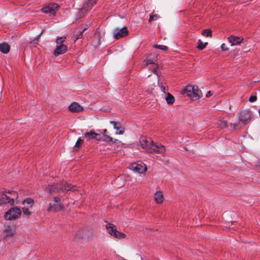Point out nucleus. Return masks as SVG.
Masks as SVG:
<instances>
[{"instance_id": "obj_15", "label": "nucleus", "mask_w": 260, "mask_h": 260, "mask_svg": "<svg viewBox=\"0 0 260 260\" xmlns=\"http://www.w3.org/2000/svg\"><path fill=\"white\" fill-rule=\"evenodd\" d=\"M15 233V228L13 225H6L5 226L4 233L6 237H10Z\"/></svg>"}, {"instance_id": "obj_1", "label": "nucleus", "mask_w": 260, "mask_h": 260, "mask_svg": "<svg viewBox=\"0 0 260 260\" xmlns=\"http://www.w3.org/2000/svg\"><path fill=\"white\" fill-rule=\"evenodd\" d=\"M140 144L142 148L148 153H156L166 155V148L161 144H154L149 138L142 137L140 139Z\"/></svg>"}, {"instance_id": "obj_11", "label": "nucleus", "mask_w": 260, "mask_h": 260, "mask_svg": "<svg viewBox=\"0 0 260 260\" xmlns=\"http://www.w3.org/2000/svg\"><path fill=\"white\" fill-rule=\"evenodd\" d=\"M239 117L240 122L243 124H245L250 120L251 114L248 110H243L239 113Z\"/></svg>"}, {"instance_id": "obj_14", "label": "nucleus", "mask_w": 260, "mask_h": 260, "mask_svg": "<svg viewBox=\"0 0 260 260\" xmlns=\"http://www.w3.org/2000/svg\"><path fill=\"white\" fill-rule=\"evenodd\" d=\"M68 47L66 45H56V48L54 51V55L58 56L60 54H62L67 51Z\"/></svg>"}, {"instance_id": "obj_5", "label": "nucleus", "mask_w": 260, "mask_h": 260, "mask_svg": "<svg viewBox=\"0 0 260 260\" xmlns=\"http://www.w3.org/2000/svg\"><path fill=\"white\" fill-rule=\"evenodd\" d=\"M17 193H14V197H10L5 194L4 192H0V206L9 204L13 205L15 203V200L17 198Z\"/></svg>"}, {"instance_id": "obj_33", "label": "nucleus", "mask_w": 260, "mask_h": 260, "mask_svg": "<svg viewBox=\"0 0 260 260\" xmlns=\"http://www.w3.org/2000/svg\"><path fill=\"white\" fill-rule=\"evenodd\" d=\"M153 47L156 49H159L162 50H166L168 49V47L166 46L161 45H154Z\"/></svg>"}, {"instance_id": "obj_6", "label": "nucleus", "mask_w": 260, "mask_h": 260, "mask_svg": "<svg viewBox=\"0 0 260 260\" xmlns=\"http://www.w3.org/2000/svg\"><path fill=\"white\" fill-rule=\"evenodd\" d=\"M34 204V200L31 198H27L22 202L23 207H22L23 214L27 216L31 215L30 209Z\"/></svg>"}, {"instance_id": "obj_4", "label": "nucleus", "mask_w": 260, "mask_h": 260, "mask_svg": "<svg viewBox=\"0 0 260 260\" xmlns=\"http://www.w3.org/2000/svg\"><path fill=\"white\" fill-rule=\"evenodd\" d=\"M95 4V2L94 0H88L85 2L82 7L79 9L78 12L77 14V18L79 19L83 17L92 9Z\"/></svg>"}, {"instance_id": "obj_35", "label": "nucleus", "mask_w": 260, "mask_h": 260, "mask_svg": "<svg viewBox=\"0 0 260 260\" xmlns=\"http://www.w3.org/2000/svg\"><path fill=\"white\" fill-rule=\"evenodd\" d=\"M94 139H95L97 141H100L102 139L103 140V137L100 134L95 133Z\"/></svg>"}, {"instance_id": "obj_36", "label": "nucleus", "mask_w": 260, "mask_h": 260, "mask_svg": "<svg viewBox=\"0 0 260 260\" xmlns=\"http://www.w3.org/2000/svg\"><path fill=\"white\" fill-rule=\"evenodd\" d=\"M5 194H7V193H9L12 195V197H14V193H17L15 191H14L13 190H5V191H3Z\"/></svg>"}, {"instance_id": "obj_47", "label": "nucleus", "mask_w": 260, "mask_h": 260, "mask_svg": "<svg viewBox=\"0 0 260 260\" xmlns=\"http://www.w3.org/2000/svg\"><path fill=\"white\" fill-rule=\"evenodd\" d=\"M95 2V3H96V0H94Z\"/></svg>"}, {"instance_id": "obj_17", "label": "nucleus", "mask_w": 260, "mask_h": 260, "mask_svg": "<svg viewBox=\"0 0 260 260\" xmlns=\"http://www.w3.org/2000/svg\"><path fill=\"white\" fill-rule=\"evenodd\" d=\"M154 200L156 204H161L164 200V197L163 193L160 191H157L154 194Z\"/></svg>"}, {"instance_id": "obj_44", "label": "nucleus", "mask_w": 260, "mask_h": 260, "mask_svg": "<svg viewBox=\"0 0 260 260\" xmlns=\"http://www.w3.org/2000/svg\"><path fill=\"white\" fill-rule=\"evenodd\" d=\"M37 41H38L34 40L30 42V44H34L35 46H36V44H38Z\"/></svg>"}, {"instance_id": "obj_18", "label": "nucleus", "mask_w": 260, "mask_h": 260, "mask_svg": "<svg viewBox=\"0 0 260 260\" xmlns=\"http://www.w3.org/2000/svg\"><path fill=\"white\" fill-rule=\"evenodd\" d=\"M125 132V128L121 123L115 122V134L123 135Z\"/></svg>"}, {"instance_id": "obj_42", "label": "nucleus", "mask_w": 260, "mask_h": 260, "mask_svg": "<svg viewBox=\"0 0 260 260\" xmlns=\"http://www.w3.org/2000/svg\"><path fill=\"white\" fill-rule=\"evenodd\" d=\"M212 95V93L211 92V91H209L207 92L206 96V97L208 98V97H210Z\"/></svg>"}, {"instance_id": "obj_38", "label": "nucleus", "mask_w": 260, "mask_h": 260, "mask_svg": "<svg viewBox=\"0 0 260 260\" xmlns=\"http://www.w3.org/2000/svg\"><path fill=\"white\" fill-rule=\"evenodd\" d=\"M221 49L222 51H227L229 50V48L226 46L224 43H223L221 46Z\"/></svg>"}, {"instance_id": "obj_9", "label": "nucleus", "mask_w": 260, "mask_h": 260, "mask_svg": "<svg viewBox=\"0 0 260 260\" xmlns=\"http://www.w3.org/2000/svg\"><path fill=\"white\" fill-rule=\"evenodd\" d=\"M130 170L139 174L145 173L147 170V168L145 164L141 161H138L131 164Z\"/></svg>"}, {"instance_id": "obj_12", "label": "nucleus", "mask_w": 260, "mask_h": 260, "mask_svg": "<svg viewBox=\"0 0 260 260\" xmlns=\"http://www.w3.org/2000/svg\"><path fill=\"white\" fill-rule=\"evenodd\" d=\"M128 31L126 27L116 28L115 29V39H120L124 38L128 35Z\"/></svg>"}, {"instance_id": "obj_32", "label": "nucleus", "mask_w": 260, "mask_h": 260, "mask_svg": "<svg viewBox=\"0 0 260 260\" xmlns=\"http://www.w3.org/2000/svg\"><path fill=\"white\" fill-rule=\"evenodd\" d=\"M202 35L205 37H211L212 31L210 29H205L202 33Z\"/></svg>"}, {"instance_id": "obj_13", "label": "nucleus", "mask_w": 260, "mask_h": 260, "mask_svg": "<svg viewBox=\"0 0 260 260\" xmlns=\"http://www.w3.org/2000/svg\"><path fill=\"white\" fill-rule=\"evenodd\" d=\"M228 41L231 44V45L235 46L240 45L243 41V38L235 36H230L228 38Z\"/></svg>"}, {"instance_id": "obj_40", "label": "nucleus", "mask_w": 260, "mask_h": 260, "mask_svg": "<svg viewBox=\"0 0 260 260\" xmlns=\"http://www.w3.org/2000/svg\"><path fill=\"white\" fill-rule=\"evenodd\" d=\"M83 36V32H80V34L76 35V39L75 40L74 42H76L78 39L81 38Z\"/></svg>"}, {"instance_id": "obj_22", "label": "nucleus", "mask_w": 260, "mask_h": 260, "mask_svg": "<svg viewBox=\"0 0 260 260\" xmlns=\"http://www.w3.org/2000/svg\"><path fill=\"white\" fill-rule=\"evenodd\" d=\"M165 99L167 104L169 105L173 104L175 101L174 97L169 92L167 93Z\"/></svg>"}, {"instance_id": "obj_3", "label": "nucleus", "mask_w": 260, "mask_h": 260, "mask_svg": "<svg viewBox=\"0 0 260 260\" xmlns=\"http://www.w3.org/2000/svg\"><path fill=\"white\" fill-rule=\"evenodd\" d=\"M182 94L186 95L193 101L197 100L202 96V92L197 86H186L182 91Z\"/></svg>"}, {"instance_id": "obj_21", "label": "nucleus", "mask_w": 260, "mask_h": 260, "mask_svg": "<svg viewBox=\"0 0 260 260\" xmlns=\"http://www.w3.org/2000/svg\"><path fill=\"white\" fill-rule=\"evenodd\" d=\"M156 59V56L155 55H153V56H151V55L147 56L146 59L147 66H149L151 64H155Z\"/></svg>"}, {"instance_id": "obj_19", "label": "nucleus", "mask_w": 260, "mask_h": 260, "mask_svg": "<svg viewBox=\"0 0 260 260\" xmlns=\"http://www.w3.org/2000/svg\"><path fill=\"white\" fill-rule=\"evenodd\" d=\"M0 51L3 53L6 54L10 51V46L7 43L0 44Z\"/></svg>"}, {"instance_id": "obj_10", "label": "nucleus", "mask_w": 260, "mask_h": 260, "mask_svg": "<svg viewBox=\"0 0 260 260\" xmlns=\"http://www.w3.org/2000/svg\"><path fill=\"white\" fill-rule=\"evenodd\" d=\"M58 7L59 6L56 4H50L48 6L43 8L42 11L43 13L49 14L51 16H54Z\"/></svg>"}, {"instance_id": "obj_8", "label": "nucleus", "mask_w": 260, "mask_h": 260, "mask_svg": "<svg viewBox=\"0 0 260 260\" xmlns=\"http://www.w3.org/2000/svg\"><path fill=\"white\" fill-rule=\"evenodd\" d=\"M63 209V205L61 203L60 199L56 196L53 197V200L50 203L49 211H59Z\"/></svg>"}, {"instance_id": "obj_30", "label": "nucleus", "mask_w": 260, "mask_h": 260, "mask_svg": "<svg viewBox=\"0 0 260 260\" xmlns=\"http://www.w3.org/2000/svg\"><path fill=\"white\" fill-rule=\"evenodd\" d=\"M117 181H121V182L118 184L119 186H123L125 183V178L124 176H119L116 179Z\"/></svg>"}, {"instance_id": "obj_7", "label": "nucleus", "mask_w": 260, "mask_h": 260, "mask_svg": "<svg viewBox=\"0 0 260 260\" xmlns=\"http://www.w3.org/2000/svg\"><path fill=\"white\" fill-rule=\"evenodd\" d=\"M21 214L20 209L15 207L10 209L5 214V218L7 220H15L19 218Z\"/></svg>"}, {"instance_id": "obj_26", "label": "nucleus", "mask_w": 260, "mask_h": 260, "mask_svg": "<svg viewBox=\"0 0 260 260\" xmlns=\"http://www.w3.org/2000/svg\"><path fill=\"white\" fill-rule=\"evenodd\" d=\"M125 237L126 235L124 233L120 232L115 229V238L122 239L125 238Z\"/></svg>"}, {"instance_id": "obj_31", "label": "nucleus", "mask_w": 260, "mask_h": 260, "mask_svg": "<svg viewBox=\"0 0 260 260\" xmlns=\"http://www.w3.org/2000/svg\"><path fill=\"white\" fill-rule=\"evenodd\" d=\"M106 229L108 232L111 235H113V225L112 223H108L107 224Z\"/></svg>"}, {"instance_id": "obj_27", "label": "nucleus", "mask_w": 260, "mask_h": 260, "mask_svg": "<svg viewBox=\"0 0 260 260\" xmlns=\"http://www.w3.org/2000/svg\"><path fill=\"white\" fill-rule=\"evenodd\" d=\"M102 137H103V140L106 141V142L111 141L112 139V137H111L110 136H109L107 134V131L106 129L104 130V132H103Z\"/></svg>"}, {"instance_id": "obj_16", "label": "nucleus", "mask_w": 260, "mask_h": 260, "mask_svg": "<svg viewBox=\"0 0 260 260\" xmlns=\"http://www.w3.org/2000/svg\"><path fill=\"white\" fill-rule=\"evenodd\" d=\"M69 110L72 112H80L83 111V107L77 103L74 102L69 107Z\"/></svg>"}, {"instance_id": "obj_45", "label": "nucleus", "mask_w": 260, "mask_h": 260, "mask_svg": "<svg viewBox=\"0 0 260 260\" xmlns=\"http://www.w3.org/2000/svg\"><path fill=\"white\" fill-rule=\"evenodd\" d=\"M153 72L156 74H157V70H156V67H155L153 69Z\"/></svg>"}, {"instance_id": "obj_23", "label": "nucleus", "mask_w": 260, "mask_h": 260, "mask_svg": "<svg viewBox=\"0 0 260 260\" xmlns=\"http://www.w3.org/2000/svg\"><path fill=\"white\" fill-rule=\"evenodd\" d=\"M83 143V140L81 138H79L77 140L75 145H74V147L73 148V149L75 151H77L80 148L81 145Z\"/></svg>"}, {"instance_id": "obj_34", "label": "nucleus", "mask_w": 260, "mask_h": 260, "mask_svg": "<svg viewBox=\"0 0 260 260\" xmlns=\"http://www.w3.org/2000/svg\"><path fill=\"white\" fill-rule=\"evenodd\" d=\"M159 17V16L157 14H154V15H151L149 19V21L151 22L152 21L156 20Z\"/></svg>"}, {"instance_id": "obj_25", "label": "nucleus", "mask_w": 260, "mask_h": 260, "mask_svg": "<svg viewBox=\"0 0 260 260\" xmlns=\"http://www.w3.org/2000/svg\"><path fill=\"white\" fill-rule=\"evenodd\" d=\"M95 133L90 131L89 132L85 133L84 134V137L87 140L94 139Z\"/></svg>"}, {"instance_id": "obj_24", "label": "nucleus", "mask_w": 260, "mask_h": 260, "mask_svg": "<svg viewBox=\"0 0 260 260\" xmlns=\"http://www.w3.org/2000/svg\"><path fill=\"white\" fill-rule=\"evenodd\" d=\"M217 125L218 126L221 128L226 127L228 125V120L226 118H223L222 120H219Z\"/></svg>"}, {"instance_id": "obj_43", "label": "nucleus", "mask_w": 260, "mask_h": 260, "mask_svg": "<svg viewBox=\"0 0 260 260\" xmlns=\"http://www.w3.org/2000/svg\"><path fill=\"white\" fill-rule=\"evenodd\" d=\"M159 87H160V88L161 90L163 92L165 93V89H166V88H165L164 86H159Z\"/></svg>"}, {"instance_id": "obj_41", "label": "nucleus", "mask_w": 260, "mask_h": 260, "mask_svg": "<svg viewBox=\"0 0 260 260\" xmlns=\"http://www.w3.org/2000/svg\"><path fill=\"white\" fill-rule=\"evenodd\" d=\"M115 259L116 260H125L123 257H122L119 255H117L116 257H115Z\"/></svg>"}, {"instance_id": "obj_20", "label": "nucleus", "mask_w": 260, "mask_h": 260, "mask_svg": "<svg viewBox=\"0 0 260 260\" xmlns=\"http://www.w3.org/2000/svg\"><path fill=\"white\" fill-rule=\"evenodd\" d=\"M100 43H101V38H100V35L98 34H95V35L93 37V40L92 41V45L94 47H97L99 45H100Z\"/></svg>"}, {"instance_id": "obj_28", "label": "nucleus", "mask_w": 260, "mask_h": 260, "mask_svg": "<svg viewBox=\"0 0 260 260\" xmlns=\"http://www.w3.org/2000/svg\"><path fill=\"white\" fill-rule=\"evenodd\" d=\"M198 46L197 48L199 50H203L205 48L207 45L208 43H203L201 40H199L198 42Z\"/></svg>"}, {"instance_id": "obj_46", "label": "nucleus", "mask_w": 260, "mask_h": 260, "mask_svg": "<svg viewBox=\"0 0 260 260\" xmlns=\"http://www.w3.org/2000/svg\"><path fill=\"white\" fill-rule=\"evenodd\" d=\"M258 113H259V114L260 115V109L259 110Z\"/></svg>"}, {"instance_id": "obj_39", "label": "nucleus", "mask_w": 260, "mask_h": 260, "mask_svg": "<svg viewBox=\"0 0 260 260\" xmlns=\"http://www.w3.org/2000/svg\"><path fill=\"white\" fill-rule=\"evenodd\" d=\"M114 143H115V146L116 144H117L118 146H120V147H121L123 145V144L122 143H121L120 141H118L117 140H116L115 139Z\"/></svg>"}, {"instance_id": "obj_37", "label": "nucleus", "mask_w": 260, "mask_h": 260, "mask_svg": "<svg viewBox=\"0 0 260 260\" xmlns=\"http://www.w3.org/2000/svg\"><path fill=\"white\" fill-rule=\"evenodd\" d=\"M257 100V97L255 95H251L249 99V101L251 103L254 102Z\"/></svg>"}, {"instance_id": "obj_29", "label": "nucleus", "mask_w": 260, "mask_h": 260, "mask_svg": "<svg viewBox=\"0 0 260 260\" xmlns=\"http://www.w3.org/2000/svg\"><path fill=\"white\" fill-rule=\"evenodd\" d=\"M66 40V37H58L56 40V45H63V43H64L65 42Z\"/></svg>"}, {"instance_id": "obj_2", "label": "nucleus", "mask_w": 260, "mask_h": 260, "mask_svg": "<svg viewBox=\"0 0 260 260\" xmlns=\"http://www.w3.org/2000/svg\"><path fill=\"white\" fill-rule=\"evenodd\" d=\"M72 189H73V190H76L75 186L66 182L57 183L53 185H48L46 188V191L53 195L57 193H60L65 191H69Z\"/></svg>"}]
</instances>
